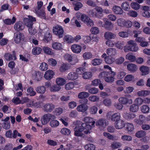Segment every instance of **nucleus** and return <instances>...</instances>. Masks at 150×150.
<instances>
[{
    "instance_id": "obj_10",
    "label": "nucleus",
    "mask_w": 150,
    "mask_h": 150,
    "mask_svg": "<svg viewBox=\"0 0 150 150\" xmlns=\"http://www.w3.org/2000/svg\"><path fill=\"white\" fill-rule=\"evenodd\" d=\"M33 79L37 81H40L43 76V74L39 71H33L32 72Z\"/></svg>"
},
{
    "instance_id": "obj_9",
    "label": "nucleus",
    "mask_w": 150,
    "mask_h": 150,
    "mask_svg": "<svg viewBox=\"0 0 150 150\" xmlns=\"http://www.w3.org/2000/svg\"><path fill=\"white\" fill-rule=\"evenodd\" d=\"M23 34L20 33H15L13 37L14 42L16 44H19L24 40Z\"/></svg>"
},
{
    "instance_id": "obj_5",
    "label": "nucleus",
    "mask_w": 150,
    "mask_h": 150,
    "mask_svg": "<svg viewBox=\"0 0 150 150\" xmlns=\"http://www.w3.org/2000/svg\"><path fill=\"white\" fill-rule=\"evenodd\" d=\"M53 33L55 35H57L59 38L63 37L64 30L62 27L59 25H57L53 27Z\"/></svg>"
},
{
    "instance_id": "obj_44",
    "label": "nucleus",
    "mask_w": 150,
    "mask_h": 150,
    "mask_svg": "<svg viewBox=\"0 0 150 150\" xmlns=\"http://www.w3.org/2000/svg\"><path fill=\"white\" fill-rule=\"evenodd\" d=\"M149 110V108L147 105H143L141 107V111L144 113H148Z\"/></svg>"
},
{
    "instance_id": "obj_37",
    "label": "nucleus",
    "mask_w": 150,
    "mask_h": 150,
    "mask_svg": "<svg viewBox=\"0 0 150 150\" xmlns=\"http://www.w3.org/2000/svg\"><path fill=\"white\" fill-rule=\"evenodd\" d=\"M104 27L106 29L110 30L112 28V25L110 21L107 20L105 22Z\"/></svg>"
},
{
    "instance_id": "obj_2",
    "label": "nucleus",
    "mask_w": 150,
    "mask_h": 150,
    "mask_svg": "<svg viewBox=\"0 0 150 150\" xmlns=\"http://www.w3.org/2000/svg\"><path fill=\"white\" fill-rule=\"evenodd\" d=\"M127 43L129 45L125 47L124 51L125 52H128L129 51L134 52L137 51L138 47L134 41L130 40L127 42Z\"/></svg>"
},
{
    "instance_id": "obj_30",
    "label": "nucleus",
    "mask_w": 150,
    "mask_h": 150,
    "mask_svg": "<svg viewBox=\"0 0 150 150\" xmlns=\"http://www.w3.org/2000/svg\"><path fill=\"white\" fill-rule=\"evenodd\" d=\"M66 60H67L70 64L73 65L75 64L76 62L72 58V56L69 54H66Z\"/></svg>"
},
{
    "instance_id": "obj_58",
    "label": "nucleus",
    "mask_w": 150,
    "mask_h": 150,
    "mask_svg": "<svg viewBox=\"0 0 150 150\" xmlns=\"http://www.w3.org/2000/svg\"><path fill=\"white\" fill-rule=\"evenodd\" d=\"M134 79V76L132 75L128 74L124 78V80L126 82L132 81Z\"/></svg>"
},
{
    "instance_id": "obj_50",
    "label": "nucleus",
    "mask_w": 150,
    "mask_h": 150,
    "mask_svg": "<svg viewBox=\"0 0 150 150\" xmlns=\"http://www.w3.org/2000/svg\"><path fill=\"white\" fill-rule=\"evenodd\" d=\"M92 74L91 72H86L83 73L82 75L83 78L84 79H88L92 76Z\"/></svg>"
},
{
    "instance_id": "obj_16",
    "label": "nucleus",
    "mask_w": 150,
    "mask_h": 150,
    "mask_svg": "<svg viewBox=\"0 0 150 150\" xmlns=\"http://www.w3.org/2000/svg\"><path fill=\"white\" fill-rule=\"evenodd\" d=\"M108 124V121L106 119L102 118L98 120L96 123V125L102 127H105Z\"/></svg>"
},
{
    "instance_id": "obj_40",
    "label": "nucleus",
    "mask_w": 150,
    "mask_h": 150,
    "mask_svg": "<svg viewBox=\"0 0 150 150\" xmlns=\"http://www.w3.org/2000/svg\"><path fill=\"white\" fill-rule=\"evenodd\" d=\"M74 9L77 11L79 10L83 6L82 4L80 2L77 1L74 4Z\"/></svg>"
},
{
    "instance_id": "obj_45",
    "label": "nucleus",
    "mask_w": 150,
    "mask_h": 150,
    "mask_svg": "<svg viewBox=\"0 0 150 150\" xmlns=\"http://www.w3.org/2000/svg\"><path fill=\"white\" fill-rule=\"evenodd\" d=\"M52 38V35L50 34L49 31H47L44 36V39L46 42H48L49 41L51 40Z\"/></svg>"
},
{
    "instance_id": "obj_31",
    "label": "nucleus",
    "mask_w": 150,
    "mask_h": 150,
    "mask_svg": "<svg viewBox=\"0 0 150 150\" xmlns=\"http://www.w3.org/2000/svg\"><path fill=\"white\" fill-rule=\"evenodd\" d=\"M124 117L127 120H130L134 118L135 117V115L131 112L127 113L124 115Z\"/></svg>"
},
{
    "instance_id": "obj_59",
    "label": "nucleus",
    "mask_w": 150,
    "mask_h": 150,
    "mask_svg": "<svg viewBox=\"0 0 150 150\" xmlns=\"http://www.w3.org/2000/svg\"><path fill=\"white\" fill-rule=\"evenodd\" d=\"M97 110V107L95 106L91 107L89 109L90 112L91 114H95L96 113Z\"/></svg>"
},
{
    "instance_id": "obj_29",
    "label": "nucleus",
    "mask_w": 150,
    "mask_h": 150,
    "mask_svg": "<svg viewBox=\"0 0 150 150\" xmlns=\"http://www.w3.org/2000/svg\"><path fill=\"white\" fill-rule=\"evenodd\" d=\"M120 113H116L113 114L111 117V120L115 122L120 120Z\"/></svg>"
},
{
    "instance_id": "obj_33",
    "label": "nucleus",
    "mask_w": 150,
    "mask_h": 150,
    "mask_svg": "<svg viewBox=\"0 0 150 150\" xmlns=\"http://www.w3.org/2000/svg\"><path fill=\"white\" fill-rule=\"evenodd\" d=\"M104 36L106 39L109 40L115 38V34L111 32H107L105 33Z\"/></svg>"
},
{
    "instance_id": "obj_61",
    "label": "nucleus",
    "mask_w": 150,
    "mask_h": 150,
    "mask_svg": "<svg viewBox=\"0 0 150 150\" xmlns=\"http://www.w3.org/2000/svg\"><path fill=\"white\" fill-rule=\"evenodd\" d=\"M82 38L84 43L86 44L90 42L91 40V37L89 36H84Z\"/></svg>"
},
{
    "instance_id": "obj_7",
    "label": "nucleus",
    "mask_w": 150,
    "mask_h": 150,
    "mask_svg": "<svg viewBox=\"0 0 150 150\" xmlns=\"http://www.w3.org/2000/svg\"><path fill=\"white\" fill-rule=\"evenodd\" d=\"M6 136L8 138H10L16 139L18 135V137H21V134L18 133V131L16 130L13 131L12 133L11 130H9L6 132L5 134Z\"/></svg>"
},
{
    "instance_id": "obj_8",
    "label": "nucleus",
    "mask_w": 150,
    "mask_h": 150,
    "mask_svg": "<svg viewBox=\"0 0 150 150\" xmlns=\"http://www.w3.org/2000/svg\"><path fill=\"white\" fill-rule=\"evenodd\" d=\"M55 106L52 103H47L43 106L42 110L45 112H50L55 108Z\"/></svg>"
},
{
    "instance_id": "obj_34",
    "label": "nucleus",
    "mask_w": 150,
    "mask_h": 150,
    "mask_svg": "<svg viewBox=\"0 0 150 150\" xmlns=\"http://www.w3.org/2000/svg\"><path fill=\"white\" fill-rule=\"evenodd\" d=\"M42 49L44 52L47 54L52 55L54 54L52 49L50 48L49 47H44Z\"/></svg>"
},
{
    "instance_id": "obj_42",
    "label": "nucleus",
    "mask_w": 150,
    "mask_h": 150,
    "mask_svg": "<svg viewBox=\"0 0 150 150\" xmlns=\"http://www.w3.org/2000/svg\"><path fill=\"white\" fill-rule=\"evenodd\" d=\"M146 135V133L145 131L141 130L138 131L135 134V136L139 138L143 137Z\"/></svg>"
},
{
    "instance_id": "obj_60",
    "label": "nucleus",
    "mask_w": 150,
    "mask_h": 150,
    "mask_svg": "<svg viewBox=\"0 0 150 150\" xmlns=\"http://www.w3.org/2000/svg\"><path fill=\"white\" fill-rule=\"evenodd\" d=\"M59 124V122L56 120H52L50 121V125L52 127H55L58 126Z\"/></svg>"
},
{
    "instance_id": "obj_39",
    "label": "nucleus",
    "mask_w": 150,
    "mask_h": 150,
    "mask_svg": "<svg viewBox=\"0 0 150 150\" xmlns=\"http://www.w3.org/2000/svg\"><path fill=\"white\" fill-rule=\"evenodd\" d=\"M16 20V19L14 17H13L11 20L10 19H7L4 20V23L6 25H11L14 23Z\"/></svg>"
},
{
    "instance_id": "obj_21",
    "label": "nucleus",
    "mask_w": 150,
    "mask_h": 150,
    "mask_svg": "<svg viewBox=\"0 0 150 150\" xmlns=\"http://www.w3.org/2000/svg\"><path fill=\"white\" fill-rule=\"evenodd\" d=\"M54 74V73L52 71L48 70L45 72L44 77L46 79L50 80L53 77Z\"/></svg>"
},
{
    "instance_id": "obj_4",
    "label": "nucleus",
    "mask_w": 150,
    "mask_h": 150,
    "mask_svg": "<svg viewBox=\"0 0 150 150\" xmlns=\"http://www.w3.org/2000/svg\"><path fill=\"white\" fill-rule=\"evenodd\" d=\"M89 96L88 93L85 92H81L79 93L78 95V97L79 100V102L81 104H87L88 100L86 98Z\"/></svg>"
},
{
    "instance_id": "obj_18",
    "label": "nucleus",
    "mask_w": 150,
    "mask_h": 150,
    "mask_svg": "<svg viewBox=\"0 0 150 150\" xmlns=\"http://www.w3.org/2000/svg\"><path fill=\"white\" fill-rule=\"evenodd\" d=\"M71 48L74 53L77 54L80 52L81 50V47L78 45H73L71 46Z\"/></svg>"
},
{
    "instance_id": "obj_38",
    "label": "nucleus",
    "mask_w": 150,
    "mask_h": 150,
    "mask_svg": "<svg viewBox=\"0 0 150 150\" xmlns=\"http://www.w3.org/2000/svg\"><path fill=\"white\" fill-rule=\"evenodd\" d=\"M37 92L39 93L43 94L46 91L45 87L43 86H40L36 88Z\"/></svg>"
},
{
    "instance_id": "obj_14",
    "label": "nucleus",
    "mask_w": 150,
    "mask_h": 150,
    "mask_svg": "<svg viewBox=\"0 0 150 150\" xmlns=\"http://www.w3.org/2000/svg\"><path fill=\"white\" fill-rule=\"evenodd\" d=\"M14 28L16 30L19 31L23 30L24 28V26L22 22L19 21L15 24Z\"/></svg>"
},
{
    "instance_id": "obj_13",
    "label": "nucleus",
    "mask_w": 150,
    "mask_h": 150,
    "mask_svg": "<svg viewBox=\"0 0 150 150\" xmlns=\"http://www.w3.org/2000/svg\"><path fill=\"white\" fill-rule=\"evenodd\" d=\"M108 76L105 77L104 80L108 83H112L114 81V77L116 74V73L114 71H111L108 74Z\"/></svg>"
},
{
    "instance_id": "obj_1",
    "label": "nucleus",
    "mask_w": 150,
    "mask_h": 150,
    "mask_svg": "<svg viewBox=\"0 0 150 150\" xmlns=\"http://www.w3.org/2000/svg\"><path fill=\"white\" fill-rule=\"evenodd\" d=\"M91 129V127L89 125L86 123H83L81 126H77L74 128V135L78 137H81L83 135L82 132L84 129Z\"/></svg>"
},
{
    "instance_id": "obj_17",
    "label": "nucleus",
    "mask_w": 150,
    "mask_h": 150,
    "mask_svg": "<svg viewBox=\"0 0 150 150\" xmlns=\"http://www.w3.org/2000/svg\"><path fill=\"white\" fill-rule=\"evenodd\" d=\"M119 101L121 104L124 105L129 104H130L132 103V101L131 99H129L126 97H121L119 99Z\"/></svg>"
},
{
    "instance_id": "obj_24",
    "label": "nucleus",
    "mask_w": 150,
    "mask_h": 150,
    "mask_svg": "<svg viewBox=\"0 0 150 150\" xmlns=\"http://www.w3.org/2000/svg\"><path fill=\"white\" fill-rule=\"evenodd\" d=\"M112 10L114 13L116 14H121L123 13V11L120 6H115L113 7Z\"/></svg>"
},
{
    "instance_id": "obj_11",
    "label": "nucleus",
    "mask_w": 150,
    "mask_h": 150,
    "mask_svg": "<svg viewBox=\"0 0 150 150\" xmlns=\"http://www.w3.org/2000/svg\"><path fill=\"white\" fill-rule=\"evenodd\" d=\"M36 21L35 18L32 16L29 17V18H25L24 19V23L28 28L32 26L33 23V21Z\"/></svg>"
},
{
    "instance_id": "obj_23",
    "label": "nucleus",
    "mask_w": 150,
    "mask_h": 150,
    "mask_svg": "<svg viewBox=\"0 0 150 150\" xmlns=\"http://www.w3.org/2000/svg\"><path fill=\"white\" fill-rule=\"evenodd\" d=\"M115 125L116 129H120L124 127L125 124L124 121L120 120L115 123Z\"/></svg>"
},
{
    "instance_id": "obj_12",
    "label": "nucleus",
    "mask_w": 150,
    "mask_h": 150,
    "mask_svg": "<svg viewBox=\"0 0 150 150\" xmlns=\"http://www.w3.org/2000/svg\"><path fill=\"white\" fill-rule=\"evenodd\" d=\"M83 120L85 122V123H86L87 125H90L91 127V129L92 127L95 126V122L93 120L92 118L89 117H86L83 119Z\"/></svg>"
},
{
    "instance_id": "obj_62",
    "label": "nucleus",
    "mask_w": 150,
    "mask_h": 150,
    "mask_svg": "<svg viewBox=\"0 0 150 150\" xmlns=\"http://www.w3.org/2000/svg\"><path fill=\"white\" fill-rule=\"evenodd\" d=\"M47 64L45 62L42 63L40 66V69L42 71H45L48 69Z\"/></svg>"
},
{
    "instance_id": "obj_36",
    "label": "nucleus",
    "mask_w": 150,
    "mask_h": 150,
    "mask_svg": "<svg viewBox=\"0 0 150 150\" xmlns=\"http://www.w3.org/2000/svg\"><path fill=\"white\" fill-rule=\"evenodd\" d=\"M61 88L58 84L54 85L51 86L50 88V90L51 92H56L60 90Z\"/></svg>"
},
{
    "instance_id": "obj_52",
    "label": "nucleus",
    "mask_w": 150,
    "mask_h": 150,
    "mask_svg": "<svg viewBox=\"0 0 150 150\" xmlns=\"http://www.w3.org/2000/svg\"><path fill=\"white\" fill-rule=\"evenodd\" d=\"M42 49L39 47L34 48L32 50V53L34 55L39 54L41 52Z\"/></svg>"
},
{
    "instance_id": "obj_27",
    "label": "nucleus",
    "mask_w": 150,
    "mask_h": 150,
    "mask_svg": "<svg viewBox=\"0 0 150 150\" xmlns=\"http://www.w3.org/2000/svg\"><path fill=\"white\" fill-rule=\"evenodd\" d=\"M128 70L131 73L134 72L136 71L137 68L136 65L133 64H129L127 66Z\"/></svg>"
},
{
    "instance_id": "obj_54",
    "label": "nucleus",
    "mask_w": 150,
    "mask_h": 150,
    "mask_svg": "<svg viewBox=\"0 0 150 150\" xmlns=\"http://www.w3.org/2000/svg\"><path fill=\"white\" fill-rule=\"evenodd\" d=\"M121 144L117 142H114L111 144V147L113 149L119 148L121 146Z\"/></svg>"
},
{
    "instance_id": "obj_46",
    "label": "nucleus",
    "mask_w": 150,
    "mask_h": 150,
    "mask_svg": "<svg viewBox=\"0 0 150 150\" xmlns=\"http://www.w3.org/2000/svg\"><path fill=\"white\" fill-rule=\"evenodd\" d=\"M121 6L123 9L125 11H129L130 8L129 4L127 2H123Z\"/></svg>"
},
{
    "instance_id": "obj_57",
    "label": "nucleus",
    "mask_w": 150,
    "mask_h": 150,
    "mask_svg": "<svg viewBox=\"0 0 150 150\" xmlns=\"http://www.w3.org/2000/svg\"><path fill=\"white\" fill-rule=\"evenodd\" d=\"M35 13L40 16L42 17H45V14L43 10H38L37 11H35Z\"/></svg>"
},
{
    "instance_id": "obj_35",
    "label": "nucleus",
    "mask_w": 150,
    "mask_h": 150,
    "mask_svg": "<svg viewBox=\"0 0 150 150\" xmlns=\"http://www.w3.org/2000/svg\"><path fill=\"white\" fill-rule=\"evenodd\" d=\"M150 93V92L147 90H141L137 92V95L140 96L145 97L149 95Z\"/></svg>"
},
{
    "instance_id": "obj_43",
    "label": "nucleus",
    "mask_w": 150,
    "mask_h": 150,
    "mask_svg": "<svg viewBox=\"0 0 150 150\" xmlns=\"http://www.w3.org/2000/svg\"><path fill=\"white\" fill-rule=\"evenodd\" d=\"M102 62V60L99 59L95 58L92 60L91 63L94 66L100 65Z\"/></svg>"
},
{
    "instance_id": "obj_41",
    "label": "nucleus",
    "mask_w": 150,
    "mask_h": 150,
    "mask_svg": "<svg viewBox=\"0 0 150 150\" xmlns=\"http://www.w3.org/2000/svg\"><path fill=\"white\" fill-rule=\"evenodd\" d=\"M56 81L57 84L60 86L63 85L65 84V81L64 79L59 77L57 79Z\"/></svg>"
},
{
    "instance_id": "obj_47",
    "label": "nucleus",
    "mask_w": 150,
    "mask_h": 150,
    "mask_svg": "<svg viewBox=\"0 0 150 150\" xmlns=\"http://www.w3.org/2000/svg\"><path fill=\"white\" fill-rule=\"evenodd\" d=\"M52 47L53 49L57 50H60L62 49V45L57 42L53 43L52 45Z\"/></svg>"
},
{
    "instance_id": "obj_15",
    "label": "nucleus",
    "mask_w": 150,
    "mask_h": 150,
    "mask_svg": "<svg viewBox=\"0 0 150 150\" xmlns=\"http://www.w3.org/2000/svg\"><path fill=\"white\" fill-rule=\"evenodd\" d=\"M81 36L80 35H76L74 38L71 36L69 35H66V41H68V43H72L74 40H75L77 42L81 39Z\"/></svg>"
},
{
    "instance_id": "obj_22",
    "label": "nucleus",
    "mask_w": 150,
    "mask_h": 150,
    "mask_svg": "<svg viewBox=\"0 0 150 150\" xmlns=\"http://www.w3.org/2000/svg\"><path fill=\"white\" fill-rule=\"evenodd\" d=\"M95 9L96 11V12L97 14V16L98 17V18L99 19L101 18L103 15V9L100 7L97 6L95 8Z\"/></svg>"
},
{
    "instance_id": "obj_25",
    "label": "nucleus",
    "mask_w": 150,
    "mask_h": 150,
    "mask_svg": "<svg viewBox=\"0 0 150 150\" xmlns=\"http://www.w3.org/2000/svg\"><path fill=\"white\" fill-rule=\"evenodd\" d=\"M78 75L75 72H71L69 73L67 76L68 79L70 80H73L78 78Z\"/></svg>"
},
{
    "instance_id": "obj_3",
    "label": "nucleus",
    "mask_w": 150,
    "mask_h": 150,
    "mask_svg": "<svg viewBox=\"0 0 150 150\" xmlns=\"http://www.w3.org/2000/svg\"><path fill=\"white\" fill-rule=\"evenodd\" d=\"M55 118V115L48 113L43 115L41 119V121L42 125H45L47 124L51 120L54 119Z\"/></svg>"
},
{
    "instance_id": "obj_19",
    "label": "nucleus",
    "mask_w": 150,
    "mask_h": 150,
    "mask_svg": "<svg viewBox=\"0 0 150 150\" xmlns=\"http://www.w3.org/2000/svg\"><path fill=\"white\" fill-rule=\"evenodd\" d=\"M4 57L6 60L8 61L11 60H15L16 59L15 51H13L12 54L9 53H7L5 54Z\"/></svg>"
},
{
    "instance_id": "obj_48",
    "label": "nucleus",
    "mask_w": 150,
    "mask_h": 150,
    "mask_svg": "<svg viewBox=\"0 0 150 150\" xmlns=\"http://www.w3.org/2000/svg\"><path fill=\"white\" fill-rule=\"evenodd\" d=\"M139 109V107L136 104H133L129 108V110L133 112H137Z\"/></svg>"
},
{
    "instance_id": "obj_32",
    "label": "nucleus",
    "mask_w": 150,
    "mask_h": 150,
    "mask_svg": "<svg viewBox=\"0 0 150 150\" xmlns=\"http://www.w3.org/2000/svg\"><path fill=\"white\" fill-rule=\"evenodd\" d=\"M106 52L109 56H114L116 53V50L113 48H109L107 49Z\"/></svg>"
},
{
    "instance_id": "obj_53",
    "label": "nucleus",
    "mask_w": 150,
    "mask_h": 150,
    "mask_svg": "<svg viewBox=\"0 0 150 150\" xmlns=\"http://www.w3.org/2000/svg\"><path fill=\"white\" fill-rule=\"evenodd\" d=\"M130 5L132 8L135 10L139 9L140 8V5L137 2H132Z\"/></svg>"
},
{
    "instance_id": "obj_28",
    "label": "nucleus",
    "mask_w": 150,
    "mask_h": 150,
    "mask_svg": "<svg viewBox=\"0 0 150 150\" xmlns=\"http://www.w3.org/2000/svg\"><path fill=\"white\" fill-rule=\"evenodd\" d=\"M124 127L126 129L128 132H131L134 129V128L133 125L132 124L126 123H125Z\"/></svg>"
},
{
    "instance_id": "obj_20",
    "label": "nucleus",
    "mask_w": 150,
    "mask_h": 150,
    "mask_svg": "<svg viewBox=\"0 0 150 150\" xmlns=\"http://www.w3.org/2000/svg\"><path fill=\"white\" fill-rule=\"evenodd\" d=\"M88 108V106L86 105V104H81L77 106V110L78 111L84 112L87 111Z\"/></svg>"
},
{
    "instance_id": "obj_51",
    "label": "nucleus",
    "mask_w": 150,
    "mask_h": 150,
    "mask_svg": "<svg viewBox=\"0 0 150 150\" xmlns=\"http://www.w3.org/2000/svg\"><path fill=\"white\" fill-rule=\"evenodd\" d=\"M84 148L86 150H94L95 146L92 144H88L84 146Z\"/></svg>"
},
{
    "instance_id": "obj_26",
    "label": "nucleus",
    "mask_w": 150,
    "mask_h": 150,
    "mask_svg": "<svg viewBox=\"0 0 150 150\" xmlns=\"http://www.w3.org/2000/svg\"><path fill=\"white\" fill-rule=\"evenodd\" d=\"M139 70L142 73V75H145L148 74L149 73V68L146 66H143L139 68Z\"/></svg>"
},
{
    "instance_id": "obj_63",
    "label": "nucleus",
    "mask_w": 150,
    "mask_h": 150,
    "mask_svg": "<svg viewBox=\"0 0 150 150\" xmlns=\"http://www.w3.org/2000/svg\"><path fill=\"white\" fill-rule=\"evenodd\" d=\"M27 92L30 96H33L36 94V92L33 91V89L31 87H29L27 89Z\"/></svg>"
},
{
    "instance_id": "obj_64",
    "label": "nucleus",
    "mask_w": 150,
    "mask_h": 150,
    "mask_svg": "<svg viewBox=\"0 0 150 150\" xmlns=\"http://www.w3.org/2000/svg\"><path fill=\"white\" fill-rule=\"evenodd\" d=\"M83 57L85 59H89L92 57V55L91 53L86 52L83 53Z\"/></svg>"
},
{
    "instance_id": "obj_55",
    "label": "nucleus",
    "mask_w": 150,
    "mask_h": 150,
    "mask_svg": "<svg viewBox=\"0 0 150 150\" xmlns=\"http://www.w3.org/2000/svg\"><path fill=\"white\" fill-rule=\"evenodd\" d=\"M88 14L91 17L98 18V17L97 16V14L94 9L90 10L88 11Z\"/></svg>"
},
{
    "instance_id": "obj_56",
    "label": "nucleus",
    "mask_w": 150,
    "mask_h": 150,
    "mask_svg": "<svg viewBox=\"0 0 150 150\" xmlns=\"http://www.w3.org/2000/svg\"><path fill=\"white\" fill-rule=\"evenodd\" d=\"M127 15L129 16L136 17L138 15V13L137 12L133 10H130L127 13Z\"/></svg>"
},
{
    "instance_id": "obj_49",
    "label": "nucleus",
    "mask_w": 150,
    "mask_h": 150,
    "mask_svg": "<svg viewBox=\"0 0 150 150\" xmlns=\"http://www.w3.org/2000/svg\"><path fill=\"white\" fill-rule=\"evenodd\" d=\"M126 58L131 62H134L136 60V57L134 56L129 54L126 55Z\"/></svg>"
},
{
    "instance_id": "obj_6",
    "label": "nucleus",
    "mask_w": 150,
    "mask_h": 150,
    "mask_svg": "<svg viewBox=\"0 0 150 150\" xmlns=\"http://www.w3.org/2000/svg\"><path fill=\"white\" fill-rule=\"evenodd\" d=\"M80 19L82 22L86 24L88 26H92L94 25L93 20L85 14H82L81 16Z\"/></svg>"
}]
</instances>
